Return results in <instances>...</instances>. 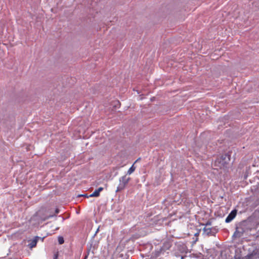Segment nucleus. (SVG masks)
<instances>
[{"label": "nucleus", "mask_w": 259, "mask_h": 259, "mask_svg": "<svg viewBox=\"0 0 259 259\" xmlns=\"http://www.w3.org/2000/svg\"><path fill=\"white\" fill-rule=\"evenodd\" d=\"M230 161V155L225 154L218 157L215 160L214 165L220 169H225L228 167Z\"/></svg>", "instance_id": "nucleus-1"}, {"label": "nucleus", "mask_w": 259, "mask_h": 259, "mask_svg": "<svg viewBox=\"0 0 259 259\" xmlns=\"http://www.w3.org/2000/svg\"><path fill=\"white\" fill-rule=\"evenodd\" d=\"M130 180L131 178L130 177H127L126 176H124L121 177L119 179V184L117 187L116 192H119L123 190L128 183Z\"/></svg>", "instance_id": "nucleus-2"}, {"label": "nucleus", "mask_w": 259, "mask_h": 259, "mask_svg": "<svg viewBox=\"0 0 259 259\" xmlns=\"http://www.w3.org/2000/svg\"><path fill=\"white\" fill-rule=\"evenodd\" d=\"M237 214V210L234 209L231 211V212L229 214L225 220L226 223H230L236 217Z\"/></svg>", "instance_id": "nucleus-3"}, {"label": "nucleus", "mask_w": 259, "mask_h": 259, "mask_svg": "<svg viewBox=\"0 0 259 259\" xmlns=\"http://www.w3.org/2000/svg\"><path fill=\"white\" fill-rule=\"evenodd\" d=\"M103 190V187H99L98 189L96 190L92 194L90 195V197H99L100 196V193Z\"/></svg>", "instance_id": "nucleus-4"}, {"label": "nucleus", "mask_w": 259, "mask_h": 259, "mask_svg": "<svg viewBox=\"0 0 259 259\" xmlns=\"http://www.w3.org/2000/svg\"><path fill=\"white\" fill-rule=\"evenodd\" d=\"M37 237L30 241V243L28 244V246L30 248H32L34 247L37 244Z\"/></svg>", "instance_id": "nucleus-5"}, {"label": "nucleus", "mask_w": 259, "mask_h": 259, "mask_svg": "<svg viewBox=\"0 0 259 259\" xmlns=\"http://www.w3.org/2000/svg\"><path fill=\"white\" fill-rule=\"evenodd\" d=\"M140 159V158L138 159L135 162V163L132 165V166L128 169L127 173V174L128 175H131V174H132L136 169V167L134 166V164L137 162Z\"/></svg>", "instance_id": "nucleus-6"}, {"label": "nucleus", "mask_w": 259, "mask_h": 259, "mask_svg": "<svg viewBox=\"0 0 259 259\" xmlns=\"http://www.w3.org/2000/svg\"><path fill=\"white\" fill-rule=\"evenodd\" d=\"M203 230L205 232H206V233L208 235H210L211 234V229L210 228H207L206 226H205L204 229H203Z\"/></svg>", "instance_id": "nucleus-7"}, {"label": "nucleus", "mask_w": 259, "mask_h": 259, "mask_svg": "<svg viewBox=\"0 0 259 259\" xmlns=\"http://www.w3.org/2000/svg\"><path fill=\"white\" fill-rule=\"evenodd\" d=\"M58 242L60 244H62L64 242V238L62 236H59L58 237Z\"/></svg>", "instance_id": "nucleus-8"}, {"label": "nucleus", "mask_w": 259, "mask_h": 259, "mask_svg": "<svg viewBox=\"0 0 259 259\" xmlns=\"http://www.w3.org/2000/svg\"><path fill=\"white\" fill-rule=\"evenodd\" d=\"M242 234V233H240L237 229L234 234V236L240 237L241 236Z\"/></svg>", "instance_id": "nucleus-9"}, {"label": "nucleus", "mask_w": 259, "mask_h": 259, "mask_svg": "<svg viewBox=\"0 0 259 259\" xmlns=\"http://www.w3.org/2000/svg\"><path fill=\"white\" fill-rule=\"evenodd\" d=\"M82 196H83V197H87V198L90 197V195H88V194H84V195H83Z\"/></svg>", "instance_id": "nucleus-10"}, {"label": "nucleus", "mask_w": 259, "mask_h": 259, "mask_svg": "<svg viewBox=\"0 0 259 259\" xmlns=\"http://www.w3.org/2000/svg\"><path fill=\"white\" fill-rule=\"evenodd\" d=\"M55 211H56V213L57 214V213H58L59 212V209H58V208H56V209Z\"/></svg>", "instance_id": "nucleus-11"}, {"label": "nucleus", "mask_w": 259, "mask_h": 259, "mask_svg": "<svg viewBox=\"0 0 259 259\" xmlns=\"http://www.w3.org/2000/svg\"><path fill=\"white\" fill-rule=\"evenodd\" d=\"M211 225V223L210 222H207L206 224V226L207 227V226L208 225Z\"/></svg>", "instance_id": "nucleus-12"}, {"label": "nucleus", "mask_w": 259, "mask_h": 259, "mask_svg": "<svg viewBox=\"0 0 259 259\" xmlns=\"http://www.w3.org/2000/svg\"><path fill=\"white\" fill-rule=\"evenodd\" d=\"M57 258V255L55 256V259Z\"/></svg>", "instance_id": "nucleus-13"}]
</instances>
